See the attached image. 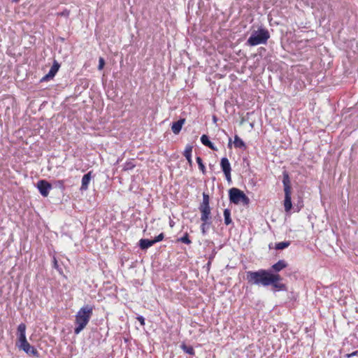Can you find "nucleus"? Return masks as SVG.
Listing matches in <instances>:
<instances>
[{
	"label": "nucleus",
	"mask_w": 358,
	"mask_h": 358,
	"mask_svg": "<svg viewBox=\"0 0 358 358\" xmlns=\"http://www.w3.org/2000/svg\"><path fill=\"white\" fill-rule=\"evenodd\" d=\"M93 313V306L85 305L76 315L74 334H79L88 324Z\"/></svg>",
	"instance_id": "nucleus-1"
},
{
	"label": "nucleus",
	"mask_w": 358,
	"mask_h": 358,
	"mask_svg": "<svg viewBox=\"0 0 358 358\" xmlns=\"http://www.w3.org/2000/svg\"><path fill=\"white\" fill-rule=\"evenodd\" d=\"M246 280L250 285L268 286V270L259 269L256 271H246Z\"/></svg>",
	"instance_id": "nucleus-2"
},
{
	"label": "nucleus",
	"mask_w": 358,
	"mask_h": 358,
	"mask_svg": "<svg viewBox=\"0 0 358 358\" xmlns=\"http://www.w3.org/2000/svg\"><path fill=\"white\" fill-rule=\"evenodd\" d=\"M229 199L230 203L238 205L243 204L248 206L250 203V199L241 189L236 187H232L229 190Z\"/></svg>",
	"instance_id": "nucleus-3"
},
{
	"label": "nucleus",
	"mask_w": 358,
	"mask_h": 358,
	"mask_svg": "<svg viewBox=\"0 0 358 358\" xmlns=\"http://www.w3.org/2000/svg\"><path fill=\"white\" fill-rule=\"evenodd\" d=\"M282 183L284 186L285 192V200H284V208L286 213H289L292 208V199H291V182L288 173L285 171L283 173Z\"/></svg>",
	"instance_id": "nucleus-4"
},
{
	"label": "nucleus",
	"mask_w": 358,
	"mask_h": 358,
	"mask_svg": "<svg viewBox=\"0 0 358 358\" xmlns=\"http://www.w3.org/2000/svg\"><path fill=\"white\" fill-rule=\"evenodd\" d=\"M268 38V31L266 29H259L252 32L247 41V43L255 46L261 43H265Z\"/></svg>",
	"instance_id": "nucleus-5"
},
{
	"label": "nucleus",
	"mask_w": 358,
	"mask_h": 358,
	"mask_svg": "<svg viewBox=\"0 0 358 358\" xmlns=\"http://www.w3.org/2000/svg\"><path fill=\"white\" fill-rule=\"evenodd\" d=\"M270 288L274 292L287 291V287L283 282V278L278 273H273L270 271Z\"/></svg>",
	"instance_id": "nucleus-6"
},
{
	"label": "nucleus",
	"mask_w": 358,
	"mask_h": 358,
	"mask_svg": "<svg viewBox=\"0 0 358 358\" xmlns=\"http://www.w3.org/2000/svg\"><path fill=\"white\" fill-rule=\"evenodd\" d=\"M16 345L20 350L24 351L29 356L35 357H39V352L38 350L33 345H30L27 339L20 342H17Z\"/></svg>",
	"instance_id": "nucleus-7"
},
{
	"label": "nucleus",
	"mask_w": 358,
	"mask_h": 358,
	"mask_svg": "<svg viewBox=\"0 0 358 358\" xmlns=\"http://www.w3.org/2000/svg\"><path fill=\"white\" fill-rule=\"evenodd\" d=\"M210 198L208 194L203 193V201L200 203L199 209L202 214V217L206 219L208 215H211V209L209 205Z\"/></svg>",
	"instance_id": "nucleus-8"
},
{
	"label": "nucleus",
	"mask_w": 358,
	"mask_h": 358,
	"mask_svg": "<svg viewBox=\"0 0 358 358\" xmlns=\"http://www.w3.org/2000/svg\"><path fill=\"white\" fill-rule=\"evenodd\" d=\"M36 187L43 196L47 197L50 190L52 189V183L46 180H40L36 184Z\"/></svg>",
	"instance_id": "nucleus-9"
},
{
	"label": "nucleus",
	"mask_w": 358,
	"mask_h": 358,
	"mask_svg": "<svg viewBox=\"0 0 358 358\" xmlns=\"http://www.w3.org/2000/svg\"><path fill=\"white\" fill-rule=\"evenodd\" d=\"M60 68V64L57 61L54 60L52 66H51L49 72L45 75L40 80L41 83L49 81L55 76Z\"/></svg>",
	"instance_id": "nucleus-10"
},
{
	"label": "nucleus",
	"mask_w": 358,
	"mask_h": 358,
	"mask_svg": "<svg viewBox=\"0 0 358 358\" xmlns=\"http://www.w3.org/2000/svg\"><path fill=\"white\" fill-rule=\"evenodd\" d=\"M288 266V264L287 262L284 259L279 260L277 263L274 264L271 268H270V271L273 273H278L282 269L285 268Z\"/></svg>",
	"instance_id": "nucleus-11"
},
{
	"label": "nucleus",
	"mask_w": 358,
	"mask_h": 358,
	"mask_svg": "<svg viewBox=\"0 0 358 358\" xmlns=\"http://www.w3.org/2000/svg\"><path fill=\"white\" fill-rule=\"evenodd\" d=\"M211 215H208L206 219H203L202 217V214H201V220L202 221V224L201 225V233L203 236H205L207 233V229L209 228V226L212 224Z\"/></svg>",
	"instance_id": "nucleus-12"
},
{
	"label": "nucleus",
	"mask_w": 358,
	"mask_h": 358,
	"mask_svg": "<svg viewBox=\"0 0 358 358\" xmlns=\"http://www.w3.org/2000/svg\"><path fill=\"white\" fill-rule=\"evenodd\" d=\"M185 118H180L178 121L173 122L171 126V130L173 133L175 134H178L180 132L182 125L185 124Z\"/></svg>",
	"instance_id": "nucleus-13"
},
{
	"label": "nucleus",
	"mask_w": 358,
	"mask_h": 358,
	"mask_svg": "<svg viewBox=\"0 0 358 358\" xmlns=\"http://www.w3.org/2000/svg\"><path fill=\"white\" fill-rule=\"evenodd\" d=\"M92 179V171H89L85 174L82 178L80 190H87L88 185Z\"/></svg>",
	"instance_id": "nucleus-14"
},
{
	"label": "nucleus",
	"mask_w": 358,
	"mask_h": 358,
	"mask_svg": "<svg viewBox=\"0 0 358 358\" xmlns=\"http://www.w3.org/2000/svg\"><path fill=\"white\" fill-rule=\"evenodd\" d=\"M155 245L152 239L141 238L138 242V246L142 250H146Z\"/></svg>",
	"instance_id": "nucleus-15"
},
{
	"label": "nucleus",
	"mask_w": 358,
	"mask_h": 358,
	"mask_svg": "<svg viewBox=\"0 0 358 358\" xmlns=\"http://www.w3.org/2000/svg\"><path fill=\"white\" fill-rule=\"evenodd\" d=\"M17 336L18 341L17 342H20L22 341L26 340V325L24 323H21L17 327Z\"/></svg>",
	"instance_id": "nucleus-16"
},
{
	"label": "nucleus",
	"mask_w": 358,
	"mask_h": 358,
	"mask_svg": "<svg viewBox=\"0 0 358 358\" xmlns=\"http://www.w3.org/2000/svg\"><path fill=\"white\" fill-rule=\"evenodd\" d=\"M193 146L190 144H187L185 147V149L183 152V155L186 158L188 164L192 166V152Z\"/></svg>",
	"instance_id": "nucleus-17"
},
{
	"label": "nucleus",
	"mask_w": 358,
	"mask_h": 358,
	"mask_svg": "<svg viewBox=\"0 0 358 358\" xmlns=\"http://www.w3.org/2000/svg\"><path fill=\"white\" fill-rule=\"evenodd\" d=\"M201 142L203 145L209 148L212 150L217 151V148L214 145V144L209 140V137L206 135L203 134L201 137Z\"/></svg>",
	"instance_id": "nucleus-18"
},
{
	"label": "nucleus",
	"mask_w": 358,
	"mask_h": 358,
	"mask_svg": "<svg viewBox=\"0 0 358 358\" xmlns=\"http://www.w3.org/2000/svg\"><path fill=\"white\" fill-rule=\"evenodd\" d=\"M220 166L223 173L231 171V164L227 157H222L221 159Z\"/></svg>",
	"instance_id": "nucleus-19"
},
{
	"label": "nucleus",
	"mask_w": 358,
	"mask_h": 358,
	"mask_svg": "<svg viewBox=\"0 0 358 358\" xmlns=\"http://www.w3.org/2000/svg\"><path fill=\"white\" fill-rule=\"evenodd\" d=\"M234 145L236 148L245 150L247 148L244 141L238 135L234 136Z\"/></svg>",
	"instance_id": "nucleus-20"
},
{
	"label": "nucleus",
	"mask_w": 358,
	"mask_h": 358,
	"mask_svg": "<svg viewBox=\"0 0 358 358\" xmlns=\"http://www.w3.org/2000/svg\"><path fill=\"white\" fill-rule=\"evenodd\" d=\"M224 220L226 225H229L233 223L231 218V210L228 208H226L224 210Z\"/></svg>",
	"instance_id": "nucleus-21"
},
{
	"label": "nucleus",
	"mask_w": 358,
	"mask_h": 358,
	"mask_svg": "<svg viewBox=\"0 0 358 358\" xmlns=\"http://www.w3.org/2000/svg\"><path fill=\"white\" fill-rule=\"evenodd\" d=\"M181 349L187 354L189 355H194L195 351L192 346L187 345L185 343H182L180 345Z\"/></svg>",
	"instance_id": "nucleus-22"
},
{
	"label": "nucleus",
	"mask_w": 358,
	"mask_h": 358,
	"mask_svg": "<svg viewBox=\"0 0 358 358\" xmlns=\"http://www.w3.org/2000/svg\"><path fill=\"white\" fill-rule=\"evenodd\" d=\"M59 189L61 191H64L65 189L64 181L62 180H55L53 183H52V188Z\"/></svg>",
	"instance_id": "nucleus-23"
},
{
	"label": "nucleus",
	"mask_w": 358,
	"mask_h": 358,
	"mask_svg": "<svg viewBox=\"0 0 358 358\" xmlns=\"http://www.w3.org/2000/svg\"><path fill=\"white\" fill-rule=\"evenodd\" d=\"M290 245L289 241H283L280 242L275 244V250H283L286 248H287Z\"/></svg>",
	"instance_id": "nucleus-24"
},
{
	"label": "nucleus",
	"mask_w": 358,
	"mask_h": 358,
	"mask_svg": "<svg viewBox=\"0 0 358 358\" xmlns=\"http://www.w3.org/2000/svg\"><path fill=\"white\" fill-rule=\"evenodd\" d=\"M177 241L185 243L187 245H189L192 243V241L189 237V234L187 232L182 237L179 238Z\"/></svg>",
	"instance_id": "nucleus-25"
},
{
	"label": "nucleus",
	"mask_w": 358,
	"mask_h": 358,
	"mask_svg": "<svg viewBox=\"0 0 358 358\" xmlns=\"http://www.w3.org/2000/svg\"><path fill=\"white\" fill-rule=\"evenodd\" d=\"M135 166L136 164H134V162L131 160L127 161L124 165L123 171H127L129 170H132Z\"/></svg>",
	"instance_id": "nucleus-26"
},
{
	"label": "nucleus",
	"mask_w": 358,
	"mask_h": 358,
	"mask_svg": "<svg viewBox=\"0 0 358 358\" xmlns=\"http://www.w3.org/2000/svg\"><path fill=\"white\" fill-rule=\"evenodd\" d=\"M196 161L198 164L199 169L203 173H206V167L204 164L203 163V160L200 157H196Z\"/></svg>",
	"instance_id": "nucleus-27"
},
{
	"label": "nucleus",
	"mask_w": 358,
	"mask_h": 358,
	"mask_svg": "<svg viewBox=\"0 0 358 358\" xmlns=\"http://www.w3.org/2000/svg\"><path fill=\"white\" fill-rule=\"evenodd\" d=\"M256 55H259L261 57H265L266 58L267 54H266V50L265 48L261 47L258 49V52Z\"/></svg>",
	"instance_id": "nucleus-28"
},
{
	"label": "nucleus",
	"mask_w": 358,
	"mask_h": 358,
	"mask_svg": "<svg viewBox=\"0 0 358 358\" xmlns=\"http://www.w3.org/2000/svg\"><path fill=\"white\" fill-rule=\"evenodd\" d=\"M57 15L58 16H61V17H69V16L70 15V10L65 8L63 11H62L60 13H57Z\"/></svg>",
	"instance_id": "nucleus-29"
},
{
	"label": "nucleus",
	"mask_w": 358,
	"mask_h": 358,
	"mask_svg": "<svg viewBox=\"0 0 358 358\" xmlns=\"http://www.w3.org/2000/svg\"><path fill=\"white\" fill-rule=\"evenodd\" d=\"M164 233H161L158 236H155V238L152 240H153L154 243L155 244L158 242L162 241L164 239Z\"/></svg>",
	"instance_id": "nucleus-30"
},
{
	"label": "nucleus",
	"mask_w": 358,
	"mask_h": 358,
	"mask_svg": "<svg viewBox=\"0 0 358 358\" xmlns=\"http://www.w3.org/2000/svg\"><path fill=\"white\" fill-rule=\"evenodd\" d=\"M105 66V60L103 57H99V65H98V70L101 71L103 69Z\"/></svg>",
	"instance_id": "nucleus-31"
},
{
	"label": "nucleus",
	"mask_w": 358,
	"mask_h": 358,
	"mask_svg": "<svg viewBox=\"0 0 358 358\" xmlns=\"http://www.w3.org/2000/svg\"><path fill=\"white\" fill-rule=\"evenodd\" d=\"M303 206V201L301 199H299L298 203L296 206V211L299 212Z\"/></svg>",
	"instance_id": "nucleus-32"
},
{
	"label": "nucleus",
	"mask_w": 358,
	"mask_h": 358,
	"mask_svg": "<svg viewBox=\"0 0 358 358\" xmlns=\"http://www.w3.org/2000/svg\"><path fill=\"white\" fill-rule=\"evenodd\" d=\"M137 320L141 323V326L145 325V318L142 315H138L136 317Z\"/></svg>",
	"instance_id": "nucleus-33"
},
{
	"label": "nucleus",
	"mask_w": 358,
	"mask_h": 358,
	"mask_svg": "<svg viewBox=\"0 0 358 358\" xmlns=\"http://www.w3.org/2000/svg\"><path fill=\"white\" fill-rule=\"evenodd\" d=\"M224 174L225 176V178H226L228 182H231V171L224 172Z\"/></svg>",
	"instance_id": "nucleus-34"
},
{
	"label": "nucleus",
	"mask_w": 358,
	"mask_h": 358,
	"mask_svg": "<svg viewBox=\"0 0 358 358\" xmlns=\"http://www.w3.org/2000/svg\"><path fill=\"white\" fill-rule=\"evenodd\" d=\"M357 355H358V351L357 350L354 351L352 353L347 354L345 357H347V358H350V357H352L357 356Z\"/></svg>",
	"instance_id": "nucleus-35"
},
{
	"label": "nucleus",
	"mask_w": 358,
	"mask_h": 358,
	"mask_svg": "<svg viewBox=\"0 0 358 358\" xmlns=\"http://www.w3.org/2000/svg\"><path fill=\"white\" fill-rule=\"evenodd\" d=\"M232 146V141L231 138H229L228 148H231Z\"/></svg>",
	"instance_id": "nucleus-36"
},
{
	"label": "nucleus",
	"mask_w": 358,
	"mask_h": 358,
	"mask_svg": "<svg viewBox=\"0 0 358 358\" xmlns=\"http://www.w3.org/2000/svg\"><path fill=\"white\" fill-rule=\"evenodd\" d=\"M54 265L55 268L58 267L57 262L55 258L54 259Z\"/></svg>",
	"instance_id": "nucleus-37"
},
{
	"label": "nucleus",
	"mask_w": 358,
	"mask_h": 358,
	"mask_svg": "<svg viewBox=\"0 0 358 358\" xmlns=\"http://www.w3.org/2000/svg\"><path fill=\"white\" fill-rule=\"evenodd\" d=\"M174 224H175V223H174V222H173V221H172V220H171V221H170V222H169V224H170V227H173V225H174Z\"/></svg>",
	"instance_id": "nucleus-38"
},
{
	"label": "nucleus",
	"mask_w": 358,
	"mask_h": 358,
	"mask_svg": "<svg viewBox=\"0 0 358 358\" xmlns=\"http://www.w3.org/2000/svg\"><path fill=\"white\" fill-rule=\"evenodd\" d=\"M12 1H13V2H15V3H17V2H18L20 0H12Z\"/></svg>",
	"instance_id": "nucleus-39"
},
{
	"label": "nucleus",
	"mask_w": 358,
	"mask_h": 358,
	"mask_svg": "<svg viewBox=\"0 0 358 358\" xmlns=\"http://www.w3.org/2000/svg\"><path fill=\"white\" fill-rule=\"evenodd\" d=\"M213 120H216V117L215 116H213Z\"/></svg>",
	"instance_id": "nucleus-40"
},
{
	"label": "nucleus",
	"mask_w": 358,
	"mask_h": 358,
	"mask_svg": "<svg viewBox=\"0 0 358 358\" xmlns=\"http://www.w3.org/2000/svg\"><path fill=\"white\" fill-rule=\"evenodd\" d=\"M236 358H239V357H236Z\"/></svg>",
	"instance_id": "nucleus-41"
}]
</instances>
